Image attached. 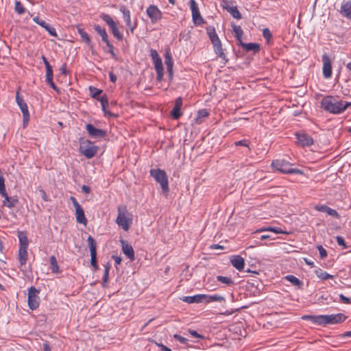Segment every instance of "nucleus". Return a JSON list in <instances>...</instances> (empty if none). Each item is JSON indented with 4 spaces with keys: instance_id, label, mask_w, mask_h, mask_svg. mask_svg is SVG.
<instances>
[{
    "instance_id": "f257e3e1",
    "label": "nucleus",
    "mask_w": 351,
    "mask_h": 351,
    "mask_svg": "<svg viewBox=\"0 0 351 351\" xmlns=\"http://www.w3.org/2000/svg\"><path fill=\"white\" fill-rule=\"evenodd\" d=\"M350 106L351 102L343 101L332 96L325 97L321 101V107L333 114H340Z\"/></svg>"
},
{
    "instance_id": "f03ea898",
    "label": "nucleus",
    "mask_w": 351,
    "mask_h": 351,
    "mask_svg": "<svg viewBox=\"0 0 351 351\" xmlns=\"http://www.w3.org/2000/svg\"><path fill=\"white\" fill-rule=\"evenodd\" d=\"M273 168L283 173L288 174H303L300 169L293 168V165L284 159H277L271 162Z\"/></svg>"
},
{
    "instance_id": "7ed1b4c3",
    "label": "nucleus",
    "mask_w": 351,
    "mask_h": 351,
    "mask_svg": "<svg viewBox=\"0 0 351 351\" xmlns=\"http://www.w3.org/2000/svg\"><path fill=\"white\" fill-rule=\"evenodd\" d=\"M150 176L160 184L162 193L167 195L169 191L168 177L166 172L160 169H152Z\"/></svg>"
},
{
    "instance_id": "20e7f679",
    "label": "nucleus",
    "mask_w": 351,
    "mask_h": 351,
    "mask_svg": "<svg viewBox=\"0 0 351 351\" xmlns=\"http://www.w3.org/2000/svg\"><path fill=\"white\" fill-rule=\"evenodd\" d=\"M80 152L84 156L90 159L96 155L98 147L95 145L93 142L89 140L80 139Z\"/></svg>"
},
{
    "instance_id": "39448f33",
    "label": "nucleus",
    "mask_w": 351,
    "mask_h": 351,
    "mask_svg": "<svg viewBox=\"0 0 351 351\" xmlns=\"http://www.w3.org/2000/svg\"><path fill=\"white\" fill-rule=\"evenodd\" d=\"M118 210L119 214L116 221L119 227L122 228L124 230H128L132 223V219L128 217V213L125 206L123 208L119 207Z\"/></svg>"
},
{
    "instance_id": "423d86ee",
    "label": "nucleus",
    "mask_w": 351,
    "mask_h": 351,
    "mask_svg": "<svg viewBox=\"0 0 351 351\" xmlns=\"http://www.w3.org/2000/svg\"><path fill=\"white\" fill-rule=\"evenodd\" d=\"M16 101L19 106L23 117L24 126L27 124L29 121V113L27 104L24 101L23 99L19 95V90H18L16 94Z\"/></svg>"
},
{
    "instance_id": "0eeeda50",
    "label": "nucleus",
    "mask_w": 351,
    "mask_h": 351,
    "mask_svg": "<svg viewBox=\"0 0 351 351\" xmlns=\"http://www.w3.org/2000/svg\"><path fill=\"white\" fill-rule=\"evenodd\" d=\"M38 291L34 287H31L28 291V306L30 309L35 310L39 306V298L38 296Z\"/></svg>"
},
{
    "instance_id": "6e6552de",
    "label": "nucleus",
    "mask_w": 351,
    "mask_h": 351,
    "mask_svg": "<svg viewBox=\"0 0 351 351\" xmlns=\"http://www.w3.org/2000/svg\"><path fill=\"white\" fill-rule=\"evenodd\" d=\"M146 12L149 18L151 19L152 23H157L162 19V12L158 8L157 6L154 5H149L147 8Z\"/></svg>"
},
{
    "instance_id": "1a4fd4ad",
    "label": "nucleus",
    "mask_w": 351,
    "mask_h": 351,
    "mask_svg": "<svg viewBox=\"0 0 351 351\" xmlns=\"http://www.w3.org/2000/svg\"><path fill=\"white\" fill-rule=\"evenodd\" d=\"M86 129L87 130L88 135L91 138H104L107 134L106 130L96 128L93 125H92L90 123L86 124Z\"/></svg>"
},
{
    "instance_id": "9d476101",
    "label": "nucleus",
    "mask_w": 351,
    "mask_h": 351,
    "mask_svg": "<svg viewBox=\"0 0 351 351\" xmlns=\"http://www.w3.org/2000/svg\"><path fill=\"white\" fill-rule=\"evenodd\" d=\"M210 42L213 46V49H214L215 53L217 55V56L219 57L220 58H221L224 61L225 63L227 62L228 59L226 58V54L223 52V50L222 48V44H221V42L219 36L217 38H215Z\"/></svg>"
},
{
    "instance_id": "9b49d317",
    "label": "nucleus",
    "mask_w": 351,
    "mask_h": 351,
    "mask_svg": "<svg viewBox=\"0 0 351 351\" xmlns=\"http://www.w3.org/2000/svg\"><path fill=\"white\" fill-rule=\"evenodd\" d=\"M302 319L311 321L319 326H326L327 325V315H304Z\"/></svg>"
},
{
    "instance_id": "f8f14e48",
    "label": "nucleus",
    "mask_w": 351,
    "mask_h": 351,
    "mask_svg": "<svg viewBox=\"0 0 351 351\" xmlns=\"http://www.w3.org/2000/svg\"><path fill=\"white\" fill-rule=\"evenodd\" d=\"M28 244L29 243H20L18 256L20 265H25L27 263L28 258Z\"/></svg>"
},
{
    "instance_id": "ddd939ff",
    "label": "nucleus",
    "mask_w": 351,
    "mask_h": 351,
    "mask_svg": "<svg viewBox=\"0 0 351 351\" xmlns=\"http://www.w3.org/2000/svg\"><path fill=\"white\" fill-rule=\"evenodd\" d=\"M323 75L325 78H330L332 75L331 61L329 56L324 53L322 56Z\"/></svg>"
},
{
    "instance_id": "4468645a",
    "label": "nucleus",
    "mask_w": 351,
    "mask_h": 351,
    "mask_svg": "<svg viewBox=\"0 0 351 351\" xmlns=\"http://www.w3.org/2000/svg\"><path fill=\"white\" fill-rule=\"evenodd\" d=\"M295 136L298 143L302 147L310 146L313 144V138L306 133H296Z\"/></svg>"
},
{
    "instance_id": "2eb2a0df",
    "label": "nucleus",
    "mask_w": 351,
    "mask_h": 351,
    "mask_svg": "<svg viewBox=\"0 0 351 351\" xmlns=\"http://www.w3.org/2000/svg\"><path fill=\"white\" fill-rule=\"evenodd\" d=\"M346 318L347 316L343 313L327 315V325L342 323Z\"/></svg>"
},
{
    "instance_id": "dca6fc26",
    "label": "nucleus",
    "mask_w": 351,
    "mask_h": 351,
    "mask_svg": "<svg viewBox=\"0 0 351 351\" xmlns=\"http://www.w3.org/2000/svg\"><path fill=\"white\" fill-rule=\"evenodd\" d=\"M230 261L232 265L239 271L244 269L245 261L243 257L239 255H232L230 257Z\"/></svg>"
},
{
    "instance_id": "f3484780",
    "label": "nucleus",
    "mask_w": 351,
    "mask_h": 351,
    "mask_svg": "<svg viewBox=\"0 0 351 351\" xmlns=\"http://www.w3.org/2000/svg\"><path fill=\"white\" fill-rule=\"evenodd\" d=\"M182 106V99L181 97H178L175 101V105L171 112V117L177 120L182 116L181 108Z\"/></svg>"
},
{
    "instance_id": "a211bd4d",
    "label": "nucleus",
    "mask_w": 351,
    "mask_h": 351,
    "mask_svg": "<svg viewBox=\"0 0 351 351\" xmlns=\"http://www.w3.org/2000/svg\"><path fill=\"white\" fill-rule=\"evenodd\" d=\"M205 294H197L193 296H184L182 298L183 302L189 304L192 303H204Z\"/></svg>"
},
{
    "instance_id": "6ab92c4d",
    "label": "nucleus",
    "mask_w": 351,
    "mask_h": 351,
    "mask_svg": "<svg viewBox=\"0 0 351 351\" xmlns=\"http://www.w3.org/2000/svg\"><path fill=\"white\" fill-rule=\"evenodd\" d=\"M165 62L167 65V70L169 76V78L171 80L173 78V60L171 56V54L169 51H167L165 56Z\"/></svg>"
},
{
    "instance_id": "aec40b11",
    "label": "nucleus",
    "mask_w": 351,
    "mask_h": 351,
    "mask_svg": "<svg viewBox=\"0 0 351 351\" xmlns=\"http://www.w3.org/2000/svg\"><path fill=\"white\" fill-rule=\"evenodd\" d=\"M122 251L123 254L131 261L135 260L134 251L132 245H129L128 243H121Z\"/></svg>"
},
{
    "instance_id": "412c9836",
    "label": "nucleus",
    "mask_w": 351,
    "mask_h": 351,
    "mask_svg": "<svg viewBox=\"0 0 351 351\" xmlns=\"http://www.w3.org/2000/svg\"><path fill=\"white\" fill-rule=\"evenodd\" d=\"M75 209L77 221L80 223L86 224L87 219L85 217L84 212L82 206L79 205L75 207Z\"/></svg>"
},
{
    "instance_id": "4be33fe9",
    "label": "nucleus",
    "mask_w": 351,
    "mask_h": 351,
    "mask_svg": "<svg viewBox=\"0 0 351 351\" xmlns=\"http://www.w3.org/2000/svg\"><path fill=\"white\" fill-rule=\"evenodd\" d=\"M268 238H272V237L266 234V229H260L252 233V237L250 239L265 240Z\"/></svg>"
},
{
    "instance_id": "5701e85b",
    "label": "nucleus",
    "mask_w": 351,
    "mask_h": 351,
    "mask_svg": "<svg viewBox=\"0 0 351 351\" xmlns=\"http://www.w3.org/2000/svg\"><path fill=\"white\" fill-rule=\"evenodd\" d=\"M340 12L342 16L351 19V1H347L342 4Z\"/></svg>"
},
{
    "instance_id": "b1692460",
    "label": "nucleus",
    "mask_w": 351,
    "mask_h": 351,
    "mask_svg": "<svg viewBox=\"0 0 351 351\" xmlns=\"http://www.w3.org/2000/svg\"><path fill=\"white\" fill-rule=\"evenodd\" d=\"M1 195L4 197V200L3 201V205L8 208H10L14 207L16 203L18 202L17 199L9 197L6 191L5 195Z\"/></svg>"
},
{
    "instance_id": "393cba45",
    "label": "nucleus",
    "mask_w": 351,
    "mask_h": 351,
    "mask_svg": "<svg viewBox=\"0 0 351 351\" xmlns=\"http://www.w3.org/2000/svg\"><path fill=\"white\" fill-rule=\"evenodd\" d=\"M239 45H240L247 51H254V53H256L260 50V46L256 43H244L241 41V43H239Z\"/></svg>"
},
{
    "instance_id": "a878e982",
    "label": "nucleus",
    "mask_w": 351,
    "mask_h": 351,
    "mask_svg": "<svg viewBox=\"0 0 351 351\" xmlns=\"http://www.w3.org/2000/svg\"><path fill=\"white\" fill-rule=\"evenodd\" d=\"M225 298L219 295H206L205 294V300L204 303H210L212 302H222L224 301Z\"/></svg>"
},
{
    "instance_id": "bb28decb",
    "label": "nucleus",
    "mask_w": 351,
    "mask_h": 351,
    "mask_svg": "<svg viewBox=\"0 0 351 351\" xmlns=\"http://www.w3.org/2000/svg\"><path fill=\"white\" fill-rule=\"evenodd\" d=\"M94 29L101 36V39L104 42L107 43L109 41L108 34L105 29L102 28L99 25H95Z\"/></svg>"
},
{
    "instance_id": "cd10ccee",
    "label": "nucleus",
    "mask_w": 351,
    "mask_h": 351,
    "mask_svg": "<svg viewBox=\"0 0 351 351\" xmlns=\"http://www.w3.org/2000/svg\"><path fill=\"white\" fill-rule=\"evenodd\" d=\"M280 232H282V230L280 228H278V229L272 228H266V234L272 237V238H268L267 239L276 240L278 239H281L280 237H277V234Z\"/></svg>"
},
{
    "instance_id": "c85d7f7f",
    "label": "nucleus",
    "mask_w": 351,
    "mask_h": 351,
    "mask_svg": "<svg viewBox=\"0 0 351 351\" xmlns=\"http://www.w3.org/2000/svg\"><path fill=\"white\" fill-rule=\"evenodd\" d=\"M232 27L233 32L235 34V37H236L239 44L241 43L242 36H243V32L241 26L237 25H232Z\"/></svg>"
},
{
    "instance_id": "c756f323",
    "label": "nucleus",
    "mask_w": 351,
    "mask_h": 351,
    "mask_svg": "<svg viewBox=\"0 0 351 351\" xmlns=\"http://www.w3.org/2000/svg\"><path fill=\"white\" fill-rule=\"evenodd\" d=\"M50 265L53 274H60L61 272L56 258L54 256H50Z\"/></svg>"
},
{
    "instance_id": "7c9ffc66",
    "label": "nucleus",
    "mask_w": 351,
    "mask_h": 351,
    "mask_svg": "<svg viewBox=\"0 0 351 351\" xmlns=\"http://www.w3.org/2000/svg\"><path fill=\"white\" fill-rule=\"evenodd\" d=\"M120 11L123 13V19L127 26H131V18H130V12L129 10L126 9L124 6H121L120 8Z\"/></svg>"
},
{
    "instance_id": "2f4dec72",
    "label": "nucleus",
    "mask_w": 351,
    "mask_h": 351,
    "mask_svg": "<svg viewBox=\"0 0 351 351\" xmlns=\"http://www.w3.org/2000/svg\"><path fill=\"white\" fill-rule=\"evenodd\" d=\"M111 268V265L109 263L104 265V272L102 278L103 287H106V284L108 282L109 271Z\"/></svg>"
},
{
    "instance_id": "473e14b6",
    "label": "nucleus",
    "mask_w": 351,
    "mask_h": 351,
    "mask_svg": "<svg viewBox=\"0 0 351 351\" xmlns=\"http://www.w3.org/2000/svg\"><path fill=\"white\" fill-rule=\"evenodd\" d=\"M192 19L195 25H199L205 23L204 19L200 14L199 11L192 14Z\"/></svg>"
},
{
    "instance_id": "72a5a7b5",
    "label": "nucleus",
    "mask_w": 351,
    "mask_h": 351,
    "mask_svg": "<svg viewBox=\"0 0 351 351\" xmlns=\"http://www.w3.org/2000/svg\"><path fill=\"white\" fill-rule=\"evenodd\" d=\"M317 276L324 280L333 278V276L328 274L326 271H322L321 269H317L315 271Z\"/></svg>"
},
{
    "instance_id": "f704fd0d",
    "label": "nucleus",
    "mask_w": 351,
    "mask_h": 351,
    "mask_svg": "<svg viewBox=\"0 0 351 351\" xmlns=\"http://www.w3.org/2000/svg\"><path fill=\"white\" fill-rule=\"evenodd\" d=\"M227 11L232 15V16L237 19H241V14L237 9L236 6H231L230 8H227Z\"/></svg>"
},
{
    "instance_id": "c9c22d12",
    "label": "nucleus",
    "mask_w": 351,
    "mask_h": 351,
    "mask_svg": "<svg viewBox=\"0 0 351 351\" xmlns=\"http://www.w3.org/2000/svg\"><path fill=\"white\" fill-rule=\"evenodd\" d=\"M209 113L206 109H202L198 111L197 116L195 119V122L197 123H201L202 122V119L208 116Z\"/></svg>"
},
{
    "instance_id": "e433bc0d",
    "label": "nucleus",
    "mask_w": 351,
    "mask_h": 351,
    "mask_svg": "<svg viewBox=\"0 0 351 351\" xmlns=\"http://www.w3.org/2000/svg\"><path fill=\"white\" fill-rule=\"evenodd\" d=\"M206 34L210 39V40H213L215 38L218 37V35L216 33L215 28L213 26H208L206 27Z\"/></svg>"
},
{
    "instance_id": "4c0bfd02",
    "label": "nucleus",
    "mask_w": 351,
    "mask_h": 351,
    "mask_svg": "<svg viewBox=\"0 0 351 351\" xmlns=\"http://www.w3.org/2000/svg\"><path fill=\"white\" fill-rule=\"evenodd\" d=\"M285 278L289 282H290L294 286L299 287L302 284V282L298 278L293 275H287L285 277Z\"/></svg>"
},
{
    "instance_id": "58836bf2",
    "label": "nucleus",
    "mask_w": 351,
    "mask_h": 351,
    "mask_svg": "<svg viewBox=\"0 0 351 351\" xmlns=\"http://www.w3.org/2000/svg\"><path fill=\"white\" fill-rule=\"evenodd\" d=\"M217 280L223 284H226L228 286L234 285V281L230 277L217 276Z\"/></svg>"
},
{
    "instance_id": "ea45409f",
    "label": "nucleus",
    "mask_w": 351,
    "mask_h": 351,
    "mask_svg": "<svg viewBox=\"0 0 351 351\" xmlns=\"http://www.w3.org/2000/svg\"><path fill=\"white\" fill-rule=\"evenodd\" d=\"M110 30L113 34V36L117 38L119 40H123V35L120 33L117 25H114L113 26L110 27Z\"/></svg>"
},
{
    "instance_id": "a19ab883",
    "label": "nucleus",
    "mask_w": 351,
    "mask_h": 351,
    "mask_svg": "<svg viewBox=\"0 0 351 351\" xmlns=\"http://www.w3.org/2000/svg\"><path fill=\"white\" fill-rule=\"evenodd\" d=\"M90 259H97V243H88Z\"/></svg>"
},
{
    "instance_id": "79ce46f5",
    "label": "nucleus",
    "mask_w": 351,
    "mask_h": 351,
    "mask_svg": "<svg viewBox=\"0 0 351 351\" xmlns=\"http://www.w3.org/2000/svg\"><path fill=\"white\" fill-rule=\"evenodd\" d=\"M101 18L108 25L109 27L116 24L112 17L107 14H102Z\"/></svg>"
},
{
    "instance_id": "37998d69",
    "label": "nucleus",
    "mask_w": 351,
    "mask_h": 351,
    "mask_svg": "<svg viewBox=\"0 0 351 351\" xmlns=\"http://www.w3.org/2000/svg\"><path fill=\"white\" fill-rule=\"evenodd\" d=\"M78 32L80 34L81 38L83 39V40L87 45H90L91 41H90V39L88 34L82 29H78Z\"/></svg>"
},
{
    "instance_id": "c03bdc74",
    "label": "nucleus",
    "mask_w": 351,
    "mask_h": 351,
    "mask_svg": "<svg viewBox=\"0 0 351 351\" xmlns=\"http://www.w3.org/2000/svg\"><path fill=\"white\" fill-rule=\"evenodd\" d=\"M89 90L91 94L92 97L95 99H97L99 97V95L101 93L102 90L100 89H98L93 86H90Z\"/></svg>"
},
{
    "instance_id": "a18cd8bd",
    "label": "nucleus",
    "mask_w": 351,
    "mask_h": 351,
    "mask_svg": "<svg viewBox=\"0 0 351 351\" xmlns=\"http://www.w3.org/2000/svg\"><path fill=\"white\" fill-rule=\"evenodd\" d=\"M14 10H15L16 12H17L19 14H22L25 13V8L23 6L21 3L19 1H16V2H15Z\"/></svg>"
},
{
    "instance_id": "49530a36",
    "label": "nucleus",
    "mask_w": 351,
    "mask_h": 351,
    "mask_svg": "<svg viewBox=\"0 0 351 351\" xmlns=\"http://www.w3.org/2000/svg\"><path fill=\"white\" fill-rule=\"evenodd\" d=\"M263 36L264 38H265V40H267V43H269V41L271 40L272 37V34L268 28H265L263 30Z\"/></svg>"
},
{
    "instance_id": "de8ad7c7",
    "label": "nucleus",
    "mask_w": 351,
    "mask_h": 351,
    "mask_svg": "<svg viewBox=\"0 0 351 351\" xmlns=\"http://www.w3.org/2000/svg\"><path fill=\"white\" fill-rule=\"evenodd\" d=\"M189 3L192 14L199 11L198 5L195 0H190Z\"/></svg>"
},
{
    "instance_id": "09e8293b",
    "label": "nucleus",
    "mask_w": 351,
    "mask_h": 351,
    "mask_svg": "<svg viewBox=\"0 0 351 351\" xmlns=\"http://www.w3.org/2000/svg\"><path fill=\"white\" fill-rule=\"evenodd\" d=\"M156 71H164L162 59L154 62Z\"/></svg>"
},
{
    "instance_id": "8fccbe9b",
    "label": "nucleus",
    "mask_w": 351,
    "mask_h": 351,
    "mask_svg": "<svg viewBox=\"0 0 351 351\" xmlns=\"http://www.w3.org/2000/svg\"><path fill=\"white\" fill-rule=\"evenodd\" d=\"M45 29L48 32V33L51 36H55V37L57 36L56 29L54 27H51L49 24L46 25V27H45Z\"/></svg>"
},
{
    "instance_id": "3c124183",
    "label": "nucleus",
    "mask_w": 351,
    "mask_h": 351,
    "mask_svg": "<svg viewBox=\"0 0 351 351\" xmlns=\"http://www.w3.org/2000/svg\"><path fill=\"white\" fill-rule=\"evenodd\" d=\"M150 54H151L152 58L153 60V62L156 61L157 60L161 59L160 57L159 56V55L158 54L156 50H155L154 49H150Z\"/></svg>"
},
{
    "instance_id": "603ef678",
    "label": "nucleus",
    "mask_w": 351,
    "mask_h": 351,
    "mask_svg": "<svg viewBox=\"0 0 351 351\" xmlns=\"http://www.w3.org/2000/svg\"><path fill=\"white\" fill-rule=\"evenodd\" d=\"M46 81H51V79H53V69L52 66L46 69Z\"/></svg>"
},
{
    "instance_id": "864d4df0",
    "label": "nucleus",
    "mask_w": 351,
    "mask_h": 351,
    "mask_svg": "<svg viewBox=\"0 0 351 351\" xmlns=\"http://www.w3.org/2000/svg\"><path fill=\"white\" fill-rule=\"evenodd\" d=\"M18 237L19 241H27V233L26 232H18Z\"/></svg>"
},
{
    "instance_id": "5fc2aeb1",
    "label": "nucleus",
    "mask_w": 351,
    "mask_h": 351,
    "mask_svg": "<svg viewBox=\"0 0 351 351\" xmlns=\"http://www.w3.org/2000/svg\"><path fill=\"white\" fill-rule=\"evenodd\" d=\"M188 332L192 335L193 337H196V338H199V339H204V337L199 333L197 332V331L194 330H192V329H188Z\"/></svg>"
},
{
    "instance_id": "6e6d98bb",
    "label": "nucleus",
    "mask_w": 351,
    "mask_h": 351,
    "mask_svg": "<svg viewBox=\"0 0 351 351\" xmlns=\"http://www.w3.org/2000/svg\"><path fill=\"white\" fill-rule=\"evenodd\" d=\"M328 208V206L324 205V204H318L315 206V209L317 211L326 213L327 210Z\"/></svg>"
},
{
    "instance_id": "4d7b16f0",
    "label": "nucleus",
    "mask_w": 351,
    "mask_h": 351,
    "mask_svg": "<svg viewBox=\"0 0 351 351\" xmlns=\"http://www.w3.org/2000/svg\"><path fill=\"white\" fill-rule=\"evenodd\" d=\"M249 143H250V141L246 139L238 141L234 143L236 146H245V147H248Z\"/></svg>"
},
{
    "instance_id": "13d9d810",
    "label": "nucleus",
    "mask_w": 351,
    "mask_h": 351,
    "mask_svg": "<svg viewBox=\"0 0 351 351\" xmlns=\"http://www.w3.org/2000/svg\"><path fill=\"white\" fill-rule=\"evenodd\" d=\"M317 249L319 250V252L320 258H326L327 256L326 250L322 245L317 246Z\"/></svg>"
},
{
    "instance_id": "bf43d9fd",
    "label": "nucleus",
    "mask_w": 351,
    "mask_h": 351,
    "mask_svg": "<svg viewBox=\"0 0 351 351\" xmlns=\"http://www.w3.org/2000/svg\"><path fill=\"white\" fill-rule=\"evenodd\" d=\"M329 215L332 216V217H335L337 218L339 217V213L337 212L336 210L335 209H332V208H330V207H328V210H327V212H326Z\"/></svg>"
},
{
    "instance_id": "052dcab7",
    "label": "nucleus",
    "mask_w": 351,
    "mask_h": 351,
    "mask_svg": "<svg viewBox=\"0 0 351 351\" xmlns=\"http://www.w3.org/2000/svg\"><path fill=\"white\" fill-rule=\"evenodd\" d=\"M106 43L107 47H108V51L107 52L110 53L114 58H116L117 56L114 53L112 45L110 43V41H108Z\"/></svg>"
},
{
    "instance_id": "680f3d73",
    "label": "nucleus",
    "mask_w": 351,
    "mask_h": 351,
    "mask_svg": "<svg viewBox=\"0 0 351 351\" xmlns=\"http://www.w3.org/2000/svg\"><path fill=\"white\" fill-rule=\"evenodd\" d=\"M173 337L176 339H177L178 341H179L181 343H183V344L186 343L187 342V341H188L186 338H184V337H182V336H180V335H179L178 334H175L173 335Z\"/></svg>"
},
{
    "instance_id": "e2e57ef3",
    "label": "nucleus",
    "mask_w": 351,
    "mask_h": 351,
    "mask_svg": "<svg viewBox=\"0 0 351 351\" xmlns=\"http://www.w3.org/2000/svg\"><path fill=\"white\" fill-rule=\"evenodd\" d=\"M108 107V101L101 104L102 110L105 114H108L110 116H113L114 114L110 112H107L106 108Z\"/></svg>"
},
{
    "instance_id": "0e129e2a",
    "label": "nucleus",
    "mask_w": 351,
    "mask_h": 351,
    "mask_svg": "<svg viewBox=\"0 0 351 351\" xmlns=\"http://www.w3.org/2000/svg\"><path fill=\"white\" fill-rule=\"evenodd\" d=\"M111 258L114 259L116 265H120L121 263L122 258L120 256L113 254Z\"/></svg>"
},
{
    "instance_id": "69168bd1",
    "label": "nucleus",
    "mask_w": 351,
    "mask_h": 351,
    "mask_svg": "<svg viewBox=\"0 0 351 351\" xmlns=\"http://www.w3.org/2000/svg\"><path fill=\"white\" fill-rule=\"evenodd\" d=\"M90 265L93 267L94 271H97L99 269L97 259H90Z\"/></svg>"
},
{
    "instance_id": "338daca9",
    "label": "nucleus",
    "mask_w": 351,
    "mask_h": 351,
    "mask_svg": "<svg viewBox=\"0 0 351 351\" xmlns=\"http://www.w3.org/2000/svg\"><path fill=\"white\" fill-rule=\"evenodd\" d=\"M339 298H340V300H341V302H343L344 304H349V303H350V299L347 298V297H346L343 294H340Z\"/></svg>"
},
{
    "instance_id": "774afa93",
    "label": "nucleus",
    "mask_w": 351,
    "mask_h": 351,
    "mask_svg": "<svg viewBox=\"0 0 351 351\" xmlns=\"http://www.w3.org/2000/svg\"><path fill=\"white\" fill-rule=\"evenodd\" d=\"M97 99L100 101L101 105L108 101L107 95L106 94H104L101 96H99Z\"/></svg>"
}]
</instances>
